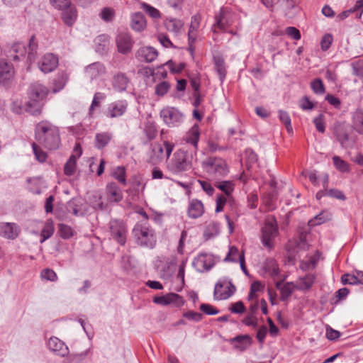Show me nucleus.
Segmentation results:
<instances>
[{"label": "nucleus", "instance_id": "0eeeda50", "mask_svg": "<svg viewBox=\"0 0 363 363\" xmlns=\"http://www.w3.org/2000/svg\"><path fill=\"white\" fill-rule=\"evenodd\" d=\"M160 117L169 127L180 125L184 119V115L174 107H165L160 111Z\"/></svg>", "mask_w": 363, "mask_h": 363}, {"label": "nucleus", "instance_id": "4d7b16f0", "mask_svg": "<svg viewBox=\"0 0 363 363\" xmlns=\"http://www.w3.org/2000/svg\"><path fill=\"white\" fill-rule=\"evenodd\" d=\"M335 135L342 146H344L345 143L349 139V136L347 132L340 127L335 129Z\"/></svg>", "mask_w": 363, "mask_h": 363}, {"label": "nucleus", "instance_id": "4be33fe9", "mask_svg": "<svg viewBox=\"0 0 363 363\" xmlns=\"http://www.w3.org/2000/svg\"><path fill=\"white\" fill-rule=\"evenodd\" d=\"M204 206L201 201L194 199L189 201L187 214L191 218H198L204 213Z\"/></svg>", "mask_w": 363, "mask_h": 363}, {"label": "nucleus", "instance_id": "a211bd4d", "mask_svg": "<svg viewBox=\"0 0 363 363\" xmlns=\"http://www.w3.org/2000/svg\"><path fill=\"white\" fill-rule=\"evenodd\" d=\"M157 50L150 46L141 47L136 52V57L140 61L145 62H152L157 58Z\"/></svg>", "mask_w": 363, "mask_h": 363}, {"label": "nucleus", "instance_id": "603ef678", "mask_svg": "<svg viewBox=\"0 0 363 363\" xmlns=\"http://www.w3.org/2000/svg\"><path fill=\"white\" fill-rule=\"evenodd\" d=\"M99 16L104 21L110 22L114 18L115 10L110 7H105L101 10Z\"/></svg>", "mask_w": 363, "mask_h": 363}, {"label": "nucleus", "instance_id": "ea45409f", "mask_svg": "<svg viewBox=\"0 0 363 363\" xmlns=\"http://www.w3.org/2000/svg\"><path fill=\"white\" fill-rule=\"evenodd\" d=\"M296 289V285L294 282H286L283 284L280 291L281 300L288 299Z\"/></svg>", "mask_w": 363, "mask_h": 363}, {"label": "nucleus", "instance_id": "c756f323", "mask_svg": "<svg viewBox=\"0 0 363 363\" xmlns=\"http://www.w3.org/2000/svg\"><path fill=\"white\" fill-rule=\"evenodd\" d=\"M174 148V144L173 143L165 140L163 142L162 145H157L155 146L153 151L155 154H157V156L160 158H162L164 152L165 153V156L167 159H169L173 150Z\"/></svg>", "mask_w": 363, "mask_h": 363}, {"label": "nucleus", "instance_id": "4468645a", "mask_svg": "<svg viewBox=\"0 0 363 363\" xmlns=\"http://www.w3.org/2000/svg\"><path fill=\"white\" fill-rule=\"evenodd\" d=\"M21 233V228L15 223H1L0 235L9 240H15Z\"/></svg>", "mask_w": 363, "mask_h": 363}, {"label": "nucleus", "instance_id": "052dcab7", "mask_svg": "<svg viewBox=\"0 0 363 363\" xmlns=\"http://www.w3.org/2000/svg\"><path fill=\"white\" fill-rule=\"evenodd\" d=\"M243 324L247 326H252L254 328H257L258 325L257 318L255 315L252 314L250 313L242 320Z\"/></svg>", "mask_w": 363, "mask_h": 363}, {"label": "nucleus", "instance_id": "dca6fc26", "mask_svg": "<svg viewBox=\"0 0 363 363\" xmlns=\"http://www.w3.org/2000/svg\"><path fill=\"white\" fill-rule=\"evenodd\" d=\"M194 264L199 271L210 270L214 265L213 255L208 253H200L195 258Z\"/></svg>", "mask_w": 363, "mask_h": 363}, {"label": "nucleus", "instance_id": "39448f33", "mask_svg": "<svg viewBox=\"0 0 363 363\" xmlns=\"http://www.w3.org/2000/svg\"><path fill=\"white\" fill-rule=\"evenodd\" d=\"M133 234L140 246L152 248L156 242L154 230L147 222L138 223L133 230Z\"/></svg>", "mask_w": 363, "mask_h": 363}, {"label": "nucleus", "instance_id": "a18cd8bd", "mask_svg": "<svg viewBox=\"0 0 363 363\" xmlns=\"http://www.w3.org/2000/svg\"><path fill=\"white\" fill-rule=\"evenodd\" d=\"M230 205L232 206L231 212L229 214H226L225 216V218L226 221L228 223L230 231L233 232V222L232 221L231 218L233 219H235L236 220L239 217L240 214H239V212L238 211V208H237L236 205L234 204V203H232Z\"/></svg>", "mask_w": 363, "mask_h": 363}, {"label": "nucleus", "instance_id": "37998d69", "mask_svg": "<svg viewBox=\"0 0 363 363\" xmlns=\"http://www.w3.org/2000/svg\"><path fill=\"white\" fill-rule=\"evenodd\" d=\"M58 233L63 239H69L74 235V230L69 225L64 223L58 225Z\"/></svg>", "mask_w": 363, "mask_h": 363}, {"label": "nucleus", "instance_id": "13d9d810", "mask_svg": "<svg viewBox=\"0 0 363 363\" xmlns=\"http://www.w3.org/2000/svg\"><path fill=\"white\" fill-rule=\"evenodd\" d=\"M41 277L43 279L55 281L57 280V276L54 270L51 269H45L41 272Z\"/></svg>", "mask_w": 363, "mask_h": 363}, {"label": "nucleus", "instance_id": "69168bd1", "mask_svg": "<svg viewBox=\"0 0 363 363\" xmlns=\"http://www.w3.org/2000/svg\"><path fill=\"white\" fill-rule=\"evenodd\" d=\"M229 309L233 313L236 314L243 313L246 310L243 303L240 301L233 303Z\"/></svg>", "mask_w": 363, "mask_h": 363}, {"label": "nucleus", "instance_id": "bb28decb", "mask_svg": "<svg viewBox=\"0 0 363 363\" xmlns=\"http://www.w3.org/2000/svg\"><path fill=\"white\" fill-rule=\"evenodd\" d=\"M164 26L167 30L179 35L184 27V23L177 18H168L164 21Z\"/></svg>", "mask_w": 363, "mask_h": 363}, {"label": "nucleus", "instance_id": "f257e3e1", "mask_svg": "<svg viewBox=\"0 0 363 363\" xmlns=\"http://www.w3.org/2000/svg\"><path fill=\"white\" fill-rule=\"evenodd\" d=\"M37 143L48 150L57 149L60 145L59 128L48 121L38 123L35 128Z\"/></svg>", "mask_w": 363, "mask_h": 363}, {"label": "nucleus", "instance_id": "0e129e2a", "mask_svg": "<svg viewBox=\"0 0 363 363\" xmlns=\"http://www.w3.org/2000/svg\"><path fill=\"white\" fill-rule=\"evenodd\" d=\"M299 107L303 111H309L314 108V104L309 100L308 96H303L299 101Z\"/></svg>", "mask_w": 363, "mask_h": 363}, {"label": "nucleus", "instance_id": "412c9836", "mask_svg": "<svg viewBox=\"0 0 363 363\" xmlns=\"http://www.w3.org/2000/svg\"><path fill=\"white\" fill-rule=\"evenodd\" d=\"M130 79L125 73L118 72L112 78L111 84L115 91L123 92L126 90Z\"/></svg>", "mask_w": 363, "mask_h": 363}, {"label": "nucleus", "instance_id": "c85d7f7f", "mask_svg": "<svg viewBox=\"0 0 363 363\" xmlns=\"http://www.w3.org/2000/svg\"><path fill=\"white\" fill-rule=\"evenodd\" d=\"M13 74V68L4 60H0V83L6 84Z\"/></svg>", "mask_w": 363, "mask_h": 363}, {"label": "nucleus", "instance_id": "5fc2aeb1", "mask_svg": "<svg viewBox=\"0 0 363 363\" xmlns=\"http://www.w3.org/2000/svg\"><path fill=\"white\" fill-rule=\"evenodd\" d=\"M170 88V85L167 82H162L156 85L155 94L158 96H163L165 95Z\"/></svg>", "mask_w": 363, "mask_h": 363}, {"label": "nucleus", "instance_id": "6e6d98bb", "mask_svg": "<svg viewBox=\"0 0 363 363\" xmlns=\"http://www.w3.org/2000/svg\"><path fill=\"white\" fill-rule=\"evenodd\" d=\"M279 116L280 121L285 125V126L287 129V131L291 132L292 127H291V118H290V116L288 114V113L286 111H280L279 112Z\"/></svg>", "mask_w": 363, "mask_h": 363}, {"label": "nucleus", "instance_id": "cd10ccee", "mask_svg": "<svg viewBox=\"0 0 363 363\" xmlns=\"http://www.w3.org/2000/svg\"><path fill=\"white\" fill-rule=\"evenodd\" d=\"M113 139V133L106 131L98 133L95 135L94 146L98 150H102L106 147Z\"/></svg>", "mask_w": 363, "mask_h": 363}, {"label": "nucleus", "instance_id": "c03bdc74", "mask_svg": "<svg viewBox=\"0 0 363 363\" xmlns=\"http://www.w3.org/2000/svg\"><path fill=\"white\" fill-rule=\"evenodd\" d=\"M76 165L77 157L74 155H72L65 165V174L67 176H72L76 171Z\"/></svg>", "mask_w": 363, "mask_h": 363}, {"label": "nucleus", "instance_id": "2f4dec72", "mask_svg": "<svg viewBox=\"0 0 363 363\" xmlns=\"http://www.w3.org/2000/svg\"><path fill=\"white\" fill-rule=\"evenodd\" d=\"M10 56L14 61L20 60L26 57L27 50L23 43H17L13 44L11 50Z\"/></svg>", "mask_w": 363, "mask_h": 363}, {"label": "nucleus", "instance_id": "79ce46f5", "mask_svg": "<svg viewBox=\"0 0 363 363\" xmlns=\"http://www.w3.org/2000/svg\"><path fill=\"white\" fill-rule=\"evenodd\" d=\"M330 213L327 211H323L318 215L315 216L313 219L309 220V224L311 225H320L330 220Z\"/></svg>", "mask_w": 363, "mask_h": 363}, {"label": "nucleus", "instance_id": "6ab92c4d", "mask_svg": "<svg viewBox=\"0 0 363 363\" xmlns=\"http://www.w3.org/2000/svg\"><path fill=\"white\" fill-rule=\"evenodd\" d=\"M49 349L59 356L65 357L69 353L68 347L59 338L52 337L48 342Z\"/></svg>", "mask_w": 363, "mask_h": 363}, {"label": "nucleus", "instance_id": "864d4df0", "mask_svg": "<svg viewBox=\"0 0 363 363\" xmlns=\"http://www.w3.org/2000/svg\"><path fill=\"white\" fill-rule=\"evenodd\" d=\"M311 87L314 93L317 94H322L325 92V86L323 83V81L317 78L311 82Z\"/></svg>", "mask_w": 363, "mask_h": 363}, {"label": "nucleus", "instance_id": "1a4fd4ad", "mask_svg": "<svg viewBox=\"0 0 363 363\" xmlns=\"http://www.w3.org/2000/svg\"><path fill=\"white\" fill-rule=\"evenodd\" d=\"M235 286L230 281H219L214 289V298L217 300H225L235 292Z\"/></svg>", "mask_w": 363, "mask_h": 363}, {"label": "nucleus", "instance_id": "ddd939ff", "mask_svg": "<svg viewBox=\"0 0 363 363\" xmlns=\"http://www.w3.org/2000/svg\"><path fill=\"white\" fill-rule=\"evenodd\" d=\"M128 102L126 100H118L111 103L106 112L108 118H113L122 116L127 111Z\"/></svg>", "mask_w": 363, "mask_h": 363}, {"label": "nucleus", "instance_id": "de8ad7c7", "mask_svg": "<svg viewBox=\"0 0 363 363\" xmlns=\"http://www.w3.org/2000/svg\"><path fill=\"white\" fill-rule=\"evenodd\" d=\"M106 99V94L101 92H96L93 98L91 104L89 108V115L92 116L95 108L100 106L101 102Z\"/></svg>", "mask_w": 363, "mask_h": 363}, {"label": "nucleus", "instance_id": "8fccbe9b", "mask_svg": "<svg viewBox=\"0 0 363 363\" xmlns=\"http://www.w3.org/2000/svg\"><path fill=\"white\" fill-rule=\"evenodd\" d=\"M38 143H33L32 148L36 160L40 162H44L47 159V154Z\"/></svg>", "mask_w": 363, "mask_h": 363}, {"label": "nucleus", "instance_id": "7c9ffc66", "mask_svg": "<svg viewBox=\"0 0 363 363\" xmlns=\"http://www.w3.org/2000/svg\"><path fill=\"white\" fill-rule=\"evenodd\" d=\"M146 26V21L144 15L140 12L135 13L131 16V28L135 30L140 32L145 29Z\"/></svg>", "mask_w": 363, "mask_h": 363}, {"label": "nucleus", "instance_id": "49530a36", "mask_svg": "<svg viewBox=\"0 0 363 363\" xmlns=\"http://www.w3.org/2000/svg\"><path fill=\"white\" fill-rule=\"evenodd\" d=\"M243 253L240 254L238 249L235 246H231L229 248V251L224 258L225 262H237L240 261V256H241Z\"/></svg>", "mask_w": 363, "mask_h": 363}, {"label": "nucleus", "instance_id": "09e8293b", "mask_svg": "<svg viewBox=\"0 0 363 363\" xmlns=\"http://www.w3.org/2000/svg\"><path fill=\"white\" fill-rule=\"evenodd\" d=\"M333 161L335 167L337 169L342 172H348L350 171V165L349 164L342 160L338 156H334L333 157Z\"/></svg>", "mask_w": 363, "mask_h": 363}, {"label": "nucleus", "instance_id": "f8f14e48", "mask_svg": "<svg viewBox=\"0 0 363 363\" xmlns=\"http://www.w3.org/2000/svg\"><path fill=\"white\" fill-rule=\"evenodd\" d=\"M116 43L118 52L127 54L131 51L134 41L128 33L121 32L117 35Z\"/></svg>", "mask_w": 363, "mask_h": 363}, {"label": "nucleus", "instance_id": "5701e85b", "mask_svg": "<svg viewBox=\"0 0 363 363\" xmlns=\"http://www.w3.org/2000/svg\"><path fill=\"white\" fill-rule=\"evenodd\" d=\"M107 200L112 202H119L123 199V193L118 185L114 182L108 183L106 187Z\"/></svg>", "mask_w": 363, "mask_h": 363}, {"label": "nucleus", "instance_id": "f3484780", "mask_svg": "<svg viewBox=\"0 0 363 363\" xmlns=\"http://www.w3.org/2000/svg\"><path fill=\"white\" fill-rule=\"evenodd\" d=\"M231 10L228 8H221L220 13L216 16V22L213 25L214 28L225 30L226 28L230 26L233 22L228 20V17L231 15Z\"/></svg>", "mask_w": 363, "mask_h": 363}, {"label": "nucleus", "instance_id": "3c124183", "mask_svg": "<svg viewBox=\"0 0 363 363\" xmlns=\"http://www.w3.org/2000/svg\"><path fill=\"white\" fill-rule=\"evenodd\" d=\"M157 132L156 126L153 123L148 122L145 124L144 133L149 141L155 138Z\"/></svg>", "mask_w": 363, "mask_h": 363}, {"label": "nucleus", "instance_id": "aec40b11", "mask_svg": "<svg viewBox=\"0 0 363 363\" xmlns=\"http://www.w3.org/2000/svg\"><path fill=\"white\" fill-rule=\"evenodd\" d=\"M61 18L64 23L69 27L72 26L77 18V11L72 4L61 10Z\"/></svg>", "mask_w": 363, "mask_h": 363}, {"label": "nucleus", "instance_id": "473e14b6", "mask_svg": "<svg viewBox=\"0 0 363 363\" xmlns=\"http://www.w3.org/2000/svg\"><path fill=\"white\" fill-rule=\"evenodd\" d=\"M263 269L266 273L274 279L277 277L280 273L277 261L272 258L266 259Z\"/></svg>", "mask_w": 363, "mask_h": 363}, {"label": "nucleus", "instance_id": "2eb2a0df", "mask_svg": "<svg viewBox=\"0 0 363 363\" xmlns=\"http://www.w3.org/2000/svg\"><path fill=\"white\" fill-rule=\"evenodd\" d=\"M58 65V58L56 55L48 53L45 55L38 62L40 69L44 73L52 72Z\"/></svg>", "mask_w": 363, "mask_h": 363}, {"label": "nucleus", "instance_id": "338daca9", "mask_svg": "<svg viewBox=\"0 0 363 363\" xmlns=\"http://www.w3.org/2000/svg\"><path fill=\"white\" fill-rule=\"evenodd\" d=\"M352 9L356 13L357 18L360 19L363 13V0H357Z\"/></svg>", "mask_w": 363, "mask_h": 363}, {"label": "nucleus", "instance_id": "a19ab883", "mask_svg": "<svg viewBox=\"0 0 363 363\" xmlns=\"http://www.w3.org/2000/svg\"><path fill=\"white\" fill-rule=\"evenodd\" d=\"M112 177L123 185L126 184V171L123 166L116 167L111 174Z\"/></svg>", "mask_w": 363, "mask_h": 363}, {"label": "nucleus", "instance_id": "f03ea898", "mask_svg": "<svg viewBox=\"0 0 363 363\" xmlns=\"http://www.w3.org/2000/svg\"><path fill=\"white\" fill-rule=\"evenodd\" d=\"M196 155L188 150L179 148L173 154L167 168L172 174L177 175L189 171L191 169L192 162Z\"/></svg>", "mask_w": 363, "mask_h": 363}, {"label": "nucleus", "instance_id": "7ed1b4c3", "mask_svg": "<svg viewBox=\"0 0 363 363\" xmlns=\"http://www.w3.org/2000/svg\"><path fill=\"white\" fill-rule=\"evenodd\" d=\"M203 172L212 179L225 177L229 173L226 161L219 157H208L201 162Z\"/></svg>", "mask_w": 363, "mask_h": 363}, {"label": "nucleus", "instance_id": "680f3d73", "mask_svg": "<svg viewBox=\"0 0 363 363\" xmlns=\"http://www.w3.org/2000/svg\"><path fill=\"white\" fill-rule=\"evenodd\" d=\"M333 40V35L330 33L325 34L323 36L321 42H320V46L321 49L323 51L328 50Z\"/></svg>", "mask_w": 363, "mask_h": 363}, {"label": "nucleus", "instance_id": "423d86ee", "mask_svg": "<svg viewBox=\"0 0 363 363\" xmlns=\"http://www.w3.org/2000/svg\"><path fill=\"white\" fill-rule=\"evenodd\" d=\"M278 235V225L273 216L266 218L262 228V242L264 247L272 249L274 247V238Z\"/></svg>", "mask_w": 363, "mask_h": 363}, {"label": "nucleus", "instance_id": "e2e57ef3", "mask_svg": "<svg viewBox=\"0 0 363 363\" xmlns=\"http://www.w3.org/2000/svg\"><path fill=\"white\" fill-rule=\"evenodd\" d=\"M183 317L186 318L189 320L194 322H199L203 318V315L198 312L189 311L183 313Z\"/></svg>", "mask_w": 363, "mask_h": 363}, {"label": "nucleus", "instance_id": "4c0bfd02", "mask_svg": "<svg viewBox=\"0 0 363 363\" xmlns=\"http://www.w3.org/2000/svg\"><path fill=\"white\" fill-rule=\"evenodd\" d=\"M55 228H54V223L52 220L50 219L48 220L41 231V238H40V243L44 242L46 240L50 238L54 233Z\"/></svg>", "mask_w": 363, "mask_h": 363}, {"label": "nucleus", "instance_id": "9b49d317", "mask_svg": "<svg viewBox=\"0 0 363 363\" xmlns=\"http://www.w3.org/2000/svg\"><path fill=\"white\" fill-rule=\"evenodd\" d=\"M153 302L162 306L172 304L175 307H181L184 304L183 297L175 293H169L160 296H155Z\"/></svg>", "mask_w": 363, "mask_h": 363}, {"label": "nucleus", "instance_id": "f704fd0d", "mask_svg": "<svg viewBox=\"0 0 363 363\" xmlns=\"http://www.w3.org/2000/svg\"><path fill=\"white\" fill-rule=\"evenodd\" d=\"M215 69L219 75L220 80L223 82L226 76V68L225 60L220 55L213 57Z\"/></svg>", "mask_w": 363, "mask_h": 363}, {"label": "nucleus", "instance_id": "e433bc0d", "mask_svg": "<svg viewBox=\"0 0 363 363\" xmlns=\"http://www.w3.org/2000/svg\"><path fill=\"white\" fill-rule=\"evenodd\" d=\"M352 128L359 134H363V111L360 109L353 113Z\"/></svg>", "mask_w": 363, "mask_h": 363}, {"label": "nucleus", "instance_id": "a878e982", "mask_svg": "<svg viewBox=\"0 0 363 363\" xmlns=\"http://www.w3.org/2000/svg\"><path fill=\"white\" fill-rule=\"evenodd\" d=\"M316 279L314 274H307L304 277L298 278L296 281V289L299 291H308L311 289Z\"/></svg>", "mask_w": 363, "mask_h": 363}, {"label": "nucleus", "instance_id": "72a5a7b5", "mask_svg": "<svg viewBox=\"0 0 363 363\" xmlns=\"http://www.w3.org/2000/svg\"><path fill=\"white\" fill-rule=\"evenodd\" d=\"M201 18L198 15L191 17V24L188 32V40L196 41L197 38V30L200 26Z\"/></svg>", "mask_w": 363, "mask_h": 363}, {"label": "nucleus", "instance_id": "393cba45", "mask_svg": "<svg viewBox=\"0 0 363 363\" xmlns=\"http://www.w3.org/2000/svg\"><path fill=\"white\" fill-rule=\"evenodd\" d=\"M235 349L244 351L252 345V337L249 335H237L230 340Z\"/></svg>", "mask_w": 363, "mask_h": 363}, {"label": "nucleus", "instance_id": "58836bf2", "mask_svg": "<svg viewBox=\"0 0 363 363\" xmlns=\"http://www.w3.org/2000/svg\"><path fill=\"white\" fill-rule=\"evenodd\" d=\"M215 186L229 196L234 191L235 184L233 181L216 182Z\"/></svg>", "mask_w": 363, "mask_h": 363}, {"label": "nucleus", "instance_id": "20e7f679", "mask_svg": "<svg viewBox=\"0 0 363 363\" xmlns=\"http://www.w3.org/2000/svg\"><path fill=\"white\" fill-rule=\"evenodd\" d=\"M48 94V88L43 84H32L28 89L29 101L26 103V111L33 115L39 114L42 109V101Z\"/></svg>", "mask_w": 363, "mask_h": 363}, {"label": "nucleus", "instance_id": "774afa93", "mask_svg": "<svg viewBox=\"0 0 363 363\" xmlns=\"http://www.w3.org/2000/svg\"><path fill=\"white\" fill-rule=\"evenodd\" d=\"M353 74L358 76L363 82V61L352 65Z\"/></svg>", "mask_w": 363, "mask_h": 363}, {"label": "nucleus", "instance_id": "c9c22d12", "mask_svg": "<svg viewBox=\"0 0 363 363\" xmlns=\"http://www.w3.org/2000/svg\"><path fill=\"white\" fill-rule=\"evenodd\" d=\"M68 79H69V77L66 72H62L59 73L53 80L52 91L54 93H57V92L61 91L66 85V83L67 82Z\"/></svg>", "mask_w": 363, "mask_h": 363}, {"label": "nucleus", "instance_id": "6e6552de", "mask_svg": "<svg viewBox=\"0 0 363 363\" xmlns=\"http://www.w3.org/2000/svg\"><path fill=\"white\" fill-rule=\"evenodd\" d=\"M109 228L112 238L120 245H124L127 233L125 223L119 220H111L109 223Z\"/></svg>", "mask_w": 363, "mask_h": 363}, {"label": "nucleus", "instance_id": "b1692460", "mask_svg": "<svg viewBox=\"0 0 363 363\" xmlns=\"http://www.w3.org/2000/svg\"><path fill=\"white\" fill-rule=\"evenodd\" d=\"M320 257V253L317 250L313 255L306 256L301 261L300 268L303 271H308L315 269Z\"/></svg>", "mask_w": 363, "mask_h": 363}, {"label": "nucleus", "instance_id": "9d476101", "mask_svg": "<svg viewBox=\"0 0 363 363\" xmlns=\"http://www.w3.org/2000/svg\"><path fill=\"white\" fill-rule=\"evenodd\" d=\"M200 138V129L197 124H194L183 137V141L185 144L190 145L192 148L188 150L197 155L199 150L198 143Z\"/></svg>", "mask_w": 363, "mask_h": 363}, {"label": "nucleus", "instance_id": "bf43d9fd", "mask_svg": "<svg viewBox=\"0 0 363 363\" xmlns=\"http://www.w3.org/2000/svg\"><path fill=\"white\" fill-rule=\"evenodd\" d=\"M143 8L145 11L152 18H159L160 17V12L155 7L144 3L143 4Z\"/></svg>", "mask_w": 363, "mask_h": 363}]
</instances>
